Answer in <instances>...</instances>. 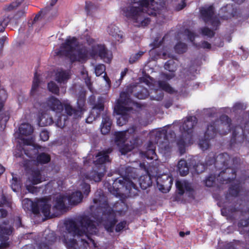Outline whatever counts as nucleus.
Returning a JSON list of instances; mask_svg holds the SVG:
<instances>
[{
  "label": "nucleus",
  "mask_w": 249,
  "mask_h": 249,
  "mask_svg": "<svg viewBox=\"0 0 249 249\" xmlns=\"http://www.w3.org/2000/svg\"><path fill=\"white\" fill-rule=\"evenodd\" d=\"M131 2L122 9L123 14L128 19L136 23L137 27H144L149 25L151 19L144 17L143 8L148 10L149 15L156 16L163 6L154 0H130Z\"/></svg>",
  "instance_id": "1"
},
{
  "label": "nucleus",
  "mask_w": 249,
  "mask_h": 249,
  "mask_svg": "<svg viewBox=\"0 0 249 249\" xmlns=\"http://www.w3.org/2000/svg\"><path fill=\"white\" fill-rule=\"evenodd\" d=\"M137 169L131 166H127L122 171V177L115 178L113 180L110 192L117 197L122 196L125 194L129 197L138 195L139 191L137 185L132 181V179H138L139 175L137 173Z\"/></svg>",
  "instance_id": "2"
},
{
  "label": "nucleus",
  "mask_w": 249,
  "mask_h": 249,
  "mask_svg": "<svg viewBox=\"0 0 249 249\" xmlns=\"http://www.w3.org/2000/svg\"><path fill=\"white\" fill-rule=\"evenodd\" d=\"M231 120L226 115H222L219 119L209 123L204 133V138L199 142L200 148L203 151L210 146V141L219 133L221 135L227 134L231 130Z\"/></svg>",
  "instance_id": "3"
},
{
  "label": "nucleus",
  "mask_w": 249,
  "mask_h": 249,
  "mask_svg": "<svg viewBox=\"0 0 249 249\" xmlns=\"http://www.w3.org/2000/svg\"><path fill=\"white\" fill-rule=\"evenodd\" d=\"M79 46V42L75 36H68L64 43H62L60 49L56 53L60 56H65L68 58L71 62L85 61L90 55L89 48L83 46L76 50Z\"/></svg>",
  "instance_id": "4"
},
{
  "label": "nucleus",
  "mask_w": 249,
  "mask_h": 249,
  "mask_svg": "<svg viewBox=\"0 0 249 249\" xmlns=\"http://www.w3.org/2000/svg\"><path fill=\"white\" fill-rule=\"evenodd\" d=\"M79 223L81 228L75 221L71 219L67 220L65 222L66 229L74 237L80 238L85 236L93 247H96V243L91 237V235H95L98 232L94 222L89 216L85 215L80 217Z\"/></svg>",
  "instance_id": "5"
},
{
  "label": "nucleus",
  "mask_w": 249,
  "mask_h": 249,
  "mask_svg": "<svg viewBox=\"0 0 249 249\" xmlns=\"http://www.w3.org/2000/svg\"><path fill=\"white\" fill-rule=\"evenodd\" d=\"M100 207L99 209L101 211L102 215L99 219V222L102 223L105 229L108 232H113L115 225V231L117 232L125 229L127 226L126 221L123 220L116 224L118 220L116 212L109 206L107 201L103 203L102 205Z\"/></svg>",
  "instance_id": "6"
},
{
  "label": "nucleus",
  "mask_w": 249,
  "mask_h": 249,
  "mask_svg": "<svg viewBox=\"0 0 249 249\" xmlns=\"http://www.w3.org/2000/svg\"><path fill=\"white\" fill-rule=\"evenodd\" d=\"M46 104L49 108L57 113L61 112L64 107L65 112L69 116L74 115L75 118L81 117L80 114L77 112V110L72 107L69 104H66L63 106L62 103L56 98L54 96H51L46 101Z\"/></svg>",
  "instance_id": "7"
},
{
  "label": "nucleus",
  "mask_w": 249,
  "mask_h": 249,
  "mask_svg": "<svg viewBox=\"0 0 249 249\" xmlns=\"http://www.w3.org/2000/svg\"><path fill=\"white\" fill-rule=\"evenodd\" d=\"M26 202L30 204L32 212L35 214H38L41 212L46 218H51L53 216L51 214V205L49 203L47 199L42 198L33 201L27 199Z\"/></svg>",
  "instance_id": "8"
},
{
  "label": "nucleus",
  "mask_w": 249,
  "mask_h": 249,
  "mask_svg": "<svg viewBox=\"0 0 249 249\" xmlns=\"http://www.w3.org/2000/svg\"><path fill=\"white\" fill-rule=\"evenodd\" d=\"M229 160H226V163L223 164V168H225V169L222 170L219 175V176H223L226 172H230L231 176H226L223 178V182L226 181V183H231L236 178L237 169L241 160L239 157L231 158L229 155Z\"/></svg>",
  "instance_id": "9"
},
{
  "label": "nucleus",
  "mask_w": 249,
  "mask_h": 249,
  "mask_svg": "<svg viewBox=\"0 0 249 249\" xmlns=\"http://www.w3.org/2000/svg\"><path fill=\"white\" fill-rule=\"evenodd\" d=\"M229 154L227 153H221L215 156L213 153H210L205 159L204 165L207 169L209 166L213 165L216 169H223V164L226 163V160H229Z\"/></svg>",
  "instance_id": "10"
},
{
  "label": "nucleus",
  "mask_w": 249,
  "mask_h": 249,
  "mask_svg": "<svg viewBox=\"0 0 249 249\" xmlns=\"http://www.w3.org/2000/svg\"><path fill=\"white\" fill-rule=\"evenodd\" d=\"M96 55L107 63H110L112 59L111 51L108 50L104 44H98L92 46L90 56L94 58Z\"/></svg>",
  "instance_id": "11"
},
{
  "label": "nucleus",
  "mask_w": 249,
  "mask_h": 249,
  "mask_svg": "<svg viewBox=\"0 0 249 249\" xmlns=\"http://www.w3.org/2000/svg\"><path fill=\"white\" fill-rule=\"evenodd\" d=\"M23 0H16V1L13 2L5 7L4 10L5 11L2 13V16L0 17V32L4 31L6 27L13 18V15L9 12L18 6Z\"/></svg>",
  "instance_id": "12"
},
{
  "label": "nucleus",
  "mask_w": 249,
  "mask_h": 249,
  "mask_svg": "<svg viewBox=\"0 0 249 249\" xmlns=\"http://www.w3.org/2000/svg\"><path fill=\"white\" fill-rule=\"evenodd\" d=\"M219 15L221 19L228 20L232 18H237L240 17L241 13L239 8L235 4H227L221 8Z\"/></svg>",
  "instance_id": "13"
},
{
  "label": "nucleus",
  "mask_w": 249,
  "mask_h": 249,
  "mask_svg": "<svg viewBox=\"0 0 249 249\" xmlns=\"http://www.w3.org/2000/svg\"><path fill=\"white\" fill-rule=\"evenodd\" d=\"M8 223V221H4L2 224L0 225V247L1 248L8 246V241L9 239V236L12 234L14 229L11 226L8 227L4 226L7 225Z\"/></svg>",
  "instance_id": "14"
},
{
  "label": "nucleus",
  "mask_w": 249,
  "mask_h": 249,
  "mask_svg": "<svg viewBox=\"0 0 249 249\" xmlns=\"http://www.w3.org/2000/svg\"><path fill=\"white\" fill-rule=\"evenodd\" d=\"M111 152L112 149L110 148H108L106 150L99 152L96 155V160L93 161L95 168L100 169L101 167H103L105 171L106 172L107 170L105 163L107 162H110L108 154Z\"/></svg>",
  "instance_id": "15"
},
{
  "label": "nucleus",
  "mask_w": 249,
  "mask_h": 249,
  "mask_svg": "<svg viewBox=\"0 0 249 249\" xmlns=\"http://www.w3.org/2000/svg\"><path fill=\"white\" fill-rule=\"evenodd\" d=\"M173 178L167 174L158 176L157 184L159 189L162 193H167L171 189L173 184Z\"/></svg>",
  "instance_id": "16"
},
{
  "label": "nucleus",
  "mask_w": 249,
  "mask_h": 249,
  "mask_svg": "<svg viewBox=\"0 0 249 249\" xmlns=\"http://www.w3.org/2000/svg\"><path fill=\"white\" fill-rule=\"evenodd\" d=\"M197 123V118L195 116H189L187 117L182 124L180 126L181 133L193 137L194 126Z\"/></svg>",
  "instance_id": "17"
},
{
  "label": "nucleus",
  "mask_w": 249,
  "mask_h": 249,
  "mask_svg": "<svg viewBox=\"0 0 249 249\" xmlns=\"http://www.w3.org/2000/svg\"><path fill=\"white\" fill-rule=\"evenodd\" d=\"M200 15L206 23H208L215 15V10L214 4H206L199 8Z\"/></svg>",
  "instance_id": "18"
},
{
  "label": "nucleus",
  "mask_w": 249,
  "mask_h": 249,
  "mask_svg": "<svg viewBox=\"0 0 249 249\" xmlns=\"http://www.w3.org/2000/svg\"><path fill=\"white\" fill-rule=\"evenodd\" d=\"M155 142L159 147L166 149L169 144L167 130L158 131L155 135Z\"/></svg>",
  "instance_id": "19"
},
{
  "label": "nucleus",
  "mask_w": 249,
  "mask_h": 249,
  "mask_svg": "<svg viewBox=\"0 0 249 249\" xmlns=\"http://www.w3.org/2000/svg\"><path fill=\"white\" fill-rule=\"evenodd\" d=\"M106 172L103 167L99 169L93 166L92 169L89 172L85 175V178L95 182H100Z\"/></svg>",
  "instance_id": "20"
},
{
  "label": "nucleus",
  "mask_w": 249,
  "mask_h": 249,
  "mask_svg": "<svg viewBox=\"0 0 249 249\" xmlns=\"http://www.w3.org/2000/svg\"><path fill=\"white\" fill-rule=\"evenodd\" d=\"M41 172V170L38 168H34L31 170L28 179L33 185H36L45 180Z\"/></svg>",
  "instance_id": "21"
},
{
  "label": "nucleus",
  "mask_w": 249,
  "mask_h": 249,
  "mask_svg": "<svg viewBox=\"0 0 249 249\" xmlns=\"http://www.w3.org/2000/svg\"><path fill=\"white\" fill-rule=\"evenodd\" d=\"M193 138L192 136L181 134L180 137L177 141V144L178 148V150L181 154H183L185 152V147L187 144L192 143Z\"/></svg>",
  "instance_id": "22"
},
{
  "label": "nucleus",
  "mask_w": 249,
  "mask_h": 249,
  "mask_svg": "<svg viewBox=\"0 0 249 249\" xmlns=\"http://www.w3.org/2000/svg\"><path fill=\"white\" fill-rule=\"evenodd\" d=\"M133 86V95L139 99H144L149 95L148 89L140 85H132Z\"/></svg>",
  "instance_id": "23"
},
{
  "label": "nucleus",
  "mask_w": 249,
  "mask_h": 249,
  "mask_svg": "<svg viewBox=\"0 0 249 249\" xmlns=\"http://www.w3.org/2000/svg\"><path fill=\"white\" fill-rule=\"evenodd\" d=\"M133 86L132 85L127 86L125 91L120 93V99L117 102L124 105H128L131 102L130 96L133 95Z\"/></svg>",
  "instance_id": "24"
},
{
  "label": "nucleus",
  "mask_w": 249,
  "mask_h": 249,
  "mask_svg": "<svg viewBox=\"0 0 249 249\" xmlns=\"http://www.w3.org/2000/svg\"><path fill=\"white\" fill-rule=\"evenodd\" d=\"M92 100L94 102H95V97L94 96H91L90 99V104L93 105L91 110L92 114H93V113H95L97 114V116H100L101 112L104 109V101L103 98L102 97H99L98 98L97 103L95 104L92 103Z\"/></svg>",
  "instance_id": "25"
},
{
  "label": "nucleus",
  "mask_w": 249,
  "mask_h": 249,
  "mask_svg": "<svg viewBox=\"0 0 249 249\" xmlns=\"http://www.w3.org/2000/svg\"><path fill=\"white\" fill-rule=\"evenodd\" d=\"M112 124L110 117L107 114H103L101 125V132L102 134L106 135L109 133Z\"/></svg>",
  "instance_id": "26"
},
{
  "label": "nucleus",
  "mask_w": 249,
  "mask_h": 249,
  "mask_svg": "<svg viewBox=\"0 0 249 249\" xmlns=\"http://www.w3.org/2000/svg\"><path fill=\"white\" fill-rule=\"evenodd\" d=\"M99 8V5L97 3L86 1L85 10L88 16L93 17Z\"/></svg>",
  "instance_id": "27"
},
{
  "label": "nucleus",
  "mask_w": 249,
  "mask_h": 249,
  "mask_svg": "<svg viewBox=\"0 0 249 249\" xmlns=\"http://www.w3.org/2000/svg\"><path fill=\"white\" fill-rule=\"evenodd\" d=\"M142 154L147 159L153 160L156 156L155 144L149 141L147 144L146 151Z\"/></svg>",
  "instance_id": "28"
},
{
  "label": "nucleus",
  "mask_w": 249,
  "mask_h": 249,
  "mask_svg": "<svg viewBox=\"0 0 249 249\" xmlns=\"http://www.w3.org/2000/svg\"><path fill=\"white\" fill-rule=\"evenodd\" d=\"M38 123L41 126H48L52 124L53 120L52 117L47 113H41L38 117Z\"/></svg>",
  "instance_id": "29"
},
{
  "label": "nucleus",
  "mask_w": 249,
  "mask_h": 249,
  "mask_svg": "<svg viewBox=\"0 0 249 249\" xmlns=\"http://www.w3.org/2000/svg\"><path fill=\"white\" fill-rule=\"evenodd\" d=\"M51 160V157L49 154L45 152H41L36 155L35 161L38 165H43L48 163Z\"/></svg>",
  "instance_id": "30"
},
{
  "label": "nucleus",
  "mask_w": 249,
  "mask_h": 249,
  "mask_svg": "<svg viewBox=\"0 0 249 249\" xmlns=\"http://www.w3.org/2000/svg\"><path fill=\"white\" fill-rule=\"evenodd\" d=\"M178 171L181 176H185L189 171V168L186 160H180L178 163Z\"/></svg>",
  "instance_id": "31"
},
{
  "label": "nucleus",
  "mask_w": 249,
  "mask_h": 249,
  "mask_svg": "<svg viewBox=\"0 0 249 249\" xmlns=\"http://www.w3.org/2000/svg\"><path fill=\"white\" fill-rule=\"evenodd\" d=\"M70 78V72L68 71L61 70L56 73L55 79L58 83H64Z\"/></svg>",
  "instance_id": "32"
},
{
  "label": "nucleus",
  "mask_w": 249,
  "mask_h": 249,
  "mask_svg": "<svg viewBox=\"0 0 249 249\" xmlns=\"http://www.w3.org/2000/svg\"><path fill=\"white\" fill-rule=\"evenodd\" d=\"M83 198L82 193L80 191L73 192L69 197V201L71 205H77L80 203Z\"/></svg>",
  "instance_id": "33"
},
{
  "label": "nucleus",
  "mask_w": 249,
  "mask_h": 249,
  "mask_svg": "<svg viewBox=\"0 0 249 249\" xmlns=\"http://www.w3.org/2000/svg\"><path fill=\"white\" fill-rule=\"evenodd\" d=\"M107 32L110 35L118 41L123 38V35L120 34L121 31L119 28L114 24H111L108 26Z\"/></svg>",
  "instance_id": "34"
},
{
  "label": "nucleus",
  "mask_w": 249,
  "mask_h": 249,
  "mask_svg": "<svg viewBox=\"0 0 249 249\" xmlns=\"http://www.w3.org/2000/svg\"><path fill=\"white\" fill-rule=\"evenodd\" d=\"M138 178L140 187L142 189L145 190L152 185V181L149 175L141 176Z\"/></svg>",
  "instance_id": "35"
},
{
  "label": "nucleus",
  "mask_w": 249,
  "mask_h": 249,
  "mask_svg": "<svg viewBox=\"0 0 249 249\" xmlns=\"http://www.w3.org/2000/svg\"><path fill=\"white\" fill-rule=\"evenodd\" d=\"M126 105L119 102H117L114 107V111L117 115H128L127 112L130 110V108L125 107Z\"/></svg>",
  "instance_id": "36"
},
{
  "label": "nucleus",
  "mask_w": 249,
  "mask_h": 249,
  "mask_svg": "<svg viewBox=\"0 0 249 249\" xmlns=\"http://www.w3.org/2000/svg\"><path fill=\"white\" fill-rule=\"evenodd\" d=\"M19 133L24 136L31 135L34 131L33 126L28 123H23L20 124L18 128Z\"/></svg>",
  "instance_id": "37"
},
{
  "label": "nucleus",
  "mask_w": 249,
  "mask_h": 249,
  "mask_svg": "<svg viewBox=\"0 0 249 249\" xmlns=\"http://www.w3.org/2000/svg\"><path fill=\"white\" fill-rule=\"evenodd\" d=\"M86 98L83 96H80L78 97L77 101V110L78 112L80 114V116H82L84 112L86 110V107L85 105Z\"/></svg>",
  "instance_id": "38"
},
{
  "label": "nucleus",
  "mask_w": 249,
  "mask_h": 249,
  "mask_svg": "<svg viewBox=\"0 0 249 249\" xmlns=\"http://www.w3.org/2000/svg\"><path fill=\"white\" fill-rule=\"evenodd\" d=\"M40 84L39 75L37 74V71L34 73V77L33 81L32 88L30 91L31 96H34L37 91Z\"/></svg>",
  "instance_id": "39"
},
{
  "label": "nucleus",
  "mask_w": 249,
  "mask_h": 249,
  "mask_svg": "<svg viewBox=\"0 0 249 249\" xmlns=\"http://www.w3.org/2000/svg\"><path fill=\"white\" fill-rule=\"evenodd\" d=\"M241 189L240 182L231 184L228 190L229 194L231 196L236 197L240 192Z\"/></svg>",
  "instance_id": "40"
},
{
  "label": "nucleus",
  "mask_w": 249,
  "mask_h": 249,
  "mask_svg": "<svg viewBox=\"0 0 249 249\" xmlns=\"http://www.w3.org/2000/svg\"><path fill=\"white\" fill-rule=\"evenodd\" d=\"M53 208L58 211H63L66 209L64 202V198L63 196H59L56 198Z\"/></svg>",
  "instance_id": "41"
},
{
  "label": "nucleus",
  "mask_w": 249,
  "mask_h": 249,
  "mask_svg": "<svg viewBox=\"0 0 249 249\" xmlns=\"http://www.w3.org/2000/svg\"><path fill=\"white\" fill-rule=\"evenodd\" d=\"M158 86L162 90L169 93H173L174 92L173 88L166 81H159Z\"/></svg>",
  "instance_id": "42"
},
{
  "label": "nucleus",
  "mask_w": 249,
  "mask_h": 249,
  "mask_svg": "<svg viewBox=\"0 0 249 249\" xmlns=\"http://www.w3.org/2000/svg\"><path fill=\"white\" fill-rule=\"evenodd\" d=\"M46 242H42V243H45L49 248L50 245H53L56 241L57 236L54 232L49 233L45 237Z\"/></svg>",
  "instance_id": "43"
},
{
  "label": "nucleus",
  "mask_w": 249,
  "mask_h": 249,
  "mask_svg": "<svg viewBox=\"0 0 249 249\" xmlns=\"http://www.w3.org/2000/svg\"><path fill=\"white\" fill-rule=\"evenodd\" d=\"M174 49L177 53L182 54L186 52L187 45L184 43L179 42L175 46Z\"/></svg>",
  "instance_id": "44"
},
{
  "label": "nucleus",
  "mask_w": 249,
  "mask_h": 249,
  "mask_svg": "<svg viewBox=\"0 0 249 249\" xmlns=\"http://www.w3.org/2000/svg\"><path fill=\"white\" fill-rule=\"evenodd\" d=\"M164 69L170 72H174L177 70V65L172 59L168 60L164 64Z\"/></svg>",
  "instance_id": "45"
},
{
  "label": "nucleus",
  "mask_w": 249,
  "mask_h": 249,
  "mask_svg": "<svg viewBox=\"0 0 249 249\" xmlns=\"http://www.w3.org/2000/svg\"><path fill=\"white\" fill-rule=\"evenodd\" d=\"M67 116L65 115L58 116L55 122V124L57 127L62 128L67 125Z\"/></svg>",
  "instance_id": "46"
},
{
  "label": "nucleus",
  "mask_w": 249,
  "mask_h": 249,
  "mask_svg": "<svg viewBox=\"0 0 249 249\" xmlns=\"http://www.w3.org/2000/svg\"><path fill=\"white\" fill-rule=\"evenodd\" d=\"M134 148V146L132 144H129L128 143H125L124 142L120 147L119 151L122 155H125L128 152L131 151Z\"/></svg>",
  "instance_id": "47"
},
{
  "label": "nucleus",
  "mask_w": 249,
  "mask_h": 249,
  "mask_svg": "<svg viewBox=\"0 0 249 249\" xmlns=\"http://www.w3.org/2000/svg\"><path fill=\"white\" fill-rule=\"evenodd\" d=\"M48 89L52 93L56 95H59V88L53 81H51L48 83Z\"/></svg>",
  "instance_id": "48"
},
{
  "label": "nucleus",
  "mask_w": 249,
  "mask_h": 249,
  "mask_svg": "<svg viewBox=\"0 0 249 249\" xmlns=\"http://www.w3.org/2000/svg\"><path fill=\"white\" fill-rule=\"evenodd\" d=\"M216 177L212 174L208 176L204 180L206 186L208 187H213L215 183Z\"/></svg>",
  "instance_id": "49"
},
{
  "label": "nucleus",
  "mask_w": 249,
  "mask_h": 249,
  "mask_svg": "<svg viewBox=\"0 0 249 249\" xmlns=\"http://www.w3.org/2000/svg\"><path fill=\"white\" fill-rule=\"evenodd\" d=\"M246 108V105L243 103L241 102H236L232 107V110L233 112L237 113L239 111H242L245 110Z\"/></svg>",
  "instance_id": "50"
},
{
  "label": "nucleus",
  "mask_w": 249,
  "mask_h": 249,
  "mask_svg": "<svg viewBox=\"0 0 249 249\" xmlns=\"http://www.w3.org/2000/svg\"><path fill=\"white\" fill-rule=\"evenodd\" d=\"M200 33L203 36L208 37H213L215 35V32L207 27H202L200 29Z\"/></svg>",
  "instance_id": "51"
},
{
  "label": "nucleus",
  "mask_w": 249,
  "mask_h": 249,
  "mask_svg": "<svg viewBox=\"0 0 249 249\" xmlns=\"http://www.w3.org/2000/svg\"><path fill=\"white\" fill-rule=\"evenodd\" d=\"M125 131H119L115 132L114 141L116 143L124 142Z\"/></svg>",
  "instance_id": "52"
},
{
  "label": "nucleus",
  "mask_w": 249,
  "mask_h": 249,
  "mask_svg": "<svg viewBox=\"0 0 249 249\" xmlns=\"http://www.w3.org/2000/svg\"><path fill=\"white\" fill-rule=\"evenodd\" d=\"M11 187L12 190L15 192H18L20 188V183L17 178H13L11 181Z\"/></svg>",
  "instance_id": "53"
},
{
  "label": "nucleus",
  "mask_w": 249,
  "mask_h": 249,
  "mask_svg": "<svg viewBox=\"0 0 249 249\" xmlns=\"http://www.w3.org/2000/svg\"><path fill=\"white\" fill-rule=\"evenodd\" d=\"M209 22H210L211 25L213 27V29L214 30H217L220 25V21L219 19L214 16L212 18V19Z\"/></svg>",
  "instance_id": "54"
},
{
  "label": "nucleus",
  "mask_w": 249,
  "mask_h": 249,
  "mask_svg": "<svg viewBox=\"0 0 249 249\" xmlns=\"http://www.w3.org/2000/svg\"><path fill=\"white\" fill-rule=\"evenodd\" d=\"M144 53L142 51H139L138 53L132 54L129 59L130 64H133L136 62L140 58L143 54Z\"/></svg>",
  "instance_id": "55"
},
{
  "label": "nucleus",
  "mask_w": 249,
  "mask_h": 249,
  "mask_svg": "<svg viewBox=\"0 0 249 249\" xmlns=\"http://www.w3.org/2000/svg\"><path fill=\"white\" fill-rule=\"evenodd\" d=\"M194 169L197 174H199L203 172L206 169V165L203 163L198 162L194 166Z\"/></svg>",
  "instance_id": "56"
},
{
  "label": "nucleus",
  "mask_w": 249,
  "mask_h": 249,
  "mask_svg": "<svg viewBox=\"0 0 249 249\" xmlns=\"http://www.w3.org/2000/svg\"><path fill=\"white\" fill-rule=\"evenodd\" d=\"M106 70V66L104 64H100L96 66L95 68V72L96 76H100Z\"/></svg>",
  "instance_id": "57"
},
{
  "label": "nucleus",
  "mask_w": 249,
  "mask_h": 249,
  "mask_svg": "<svg viewBox=\"0 0 249 249\" xmlns=\"http://www.w3.org/2000/svg\"><path fill=\"white\" fill-rule=\"evenodd\" d=\"M185 182H183L180 180H177L176 182V186L178 191V194L182 195L184 193Z\"/></svg>",
  "instance_id": "58"
},
{
  "label": "nucleus",
  "mask_w": 249,
  "mask_h": 249,
  "mask_svg": "<svg viewBox=\"0 0 249 249\" xmlns=\"http://www.w3.org/2000/svg\"><path fill=\"white\" fill-rule=\"evenodd\" d=\"M184 34L187 36L188 39L194 44L195 45V35L194 33L188 29H186L184 30Z\"/></svg>",
  "instance_id": "59"
},
{
  "label": "nucleus",
  "mask_w": 249,
  "mask_h": 249,
  "mask_svg": "<svg viewBox=\"0 0 249 249\" xmlns=\"http://www.w3.org/2000/svg\"><path fill=\"white\" fill-rule=\"evenodd\" d=\"M81 187L84 194L86 196H88L90 192V185L89 183L82 182L81 184Z\"/></svg>",
  "instance_id": "60"
},
{
  "label": "nucleus",
  "mask_w": 249,
  "mask_h": 249,
  "mask_svg": "<svg viewBox=\"0 0 249 249\" xmlns=\"http://www.w3.org/2000/svg\"><path fill=\"white\" fill-rule=\"evenodd\" d=\"M128 118L129 115H121V116L117 119V124L119 126H123L125 124L128 122Z\"/></svg>",
  "instance_id": "61"
},
{
  "label": "nucleus",
  "mask_w": 249,
  "mask_h": 249,
  "mask_svg": "<svg viewBox=\"0 0 249 249\" xmlns=\"http://www.w3.org/2000/svg\"><path fill=\"white\" fill-rule=\"evenodd\" d=\"M26 189L29 192L36 194L40 191V188L34 186L32 185H28L26 186Z\"/></svg>",
  "instance_id": "62"
},
{
  "label": "nucleus",
  "mask_w": 249,
  "mask_h": 249,
  "mask_svg": "<svg viewBox=\"0 0 249 249\" xmlns=\"http://www.w3.org/2000/svg\"><path fill=\"white\" fill-rule=\"evenodd\" d=\"M27 9H28V5H24L22 8L17 12L16 16H17L18 18L25 16V14L26 13Z\"/></svg>",
  "instance_id": "63"
},
{
  "label": "nucleus",
  "mask_w": 249,
  "mask_h": 249,
  "mask_svg": "<svg viewBox=\"0 0 249 249\" xmlns=\"http://www.w3.org/2000/svg\"><path fill=\"white\" fill-rule=\"evenodd\" d=\"M40 139L44 142L47 141L49 139V133L46 130H43L40 133Z\"/></svg>",
  "instance_id": "64"
}]
</instances>
